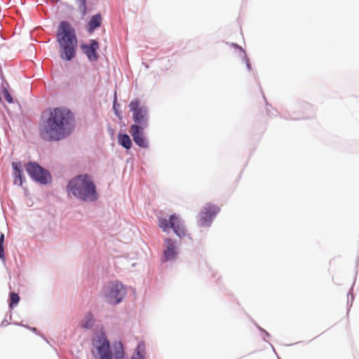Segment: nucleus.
<instances>
[{
    "label": "nucleus",
    "mask_w": 359,
    "mask_h": 359,
    "mask_svg": "<svg viewBox=\"0 0 359 359\" xmlns=\"http://www.w3.org/2000/svg\"><path fill=\"white\" fill-rule=\"evenodd\" d=\"M129 108L132 112V118L134 124L147 128L148 126V110L147 107L142 106L138 100L131 101L129 104Z\"/></svg>",
    "instance_id": "5"
},
{
    "label": "nucleus",
    "mask_w": 359,
    "mask_h": 359,
    "mask_svg": "<svg viewBox=\"0 0 359 359\" xmlns=\"http://www.w3.org/2000/svg\"><path fill=\"white\" fill-rule=\"evenodd\" d=\"M126 294V292L123 285L118 282H116L110 285L107 297L110 304H117L121 302Z\"/></svg>",
    "instance_id": "9"
},
{
    "label": "nucleus",
    "mask_w": 359,
    "mask_h": 359,
    "mask_svg": "<svg viewBox=\"0 0 359 359\" xmlns=\"http://www.w3.org/2000/svg\"><path fill=\"white\" fill-rule=\"evenodd\" d=\"M220 211V208L210 203H206L198 215L197 222L200 226H210L212 221Z\"/></svg>",
    "instance_id": "6"
},
{
    "label": "nucleus",
    "mask_w": 359,
    "mask_h": 359,
    "mask_svg": "<svg viewBox=\"0 0 359 359\" xmlns=\"http://www.w3.org/2000/svg\"><path fill=\"white\" fill-rule=\"evenodd\" d=\"M92 345L91 352L95 359H113L109 341L104 332H97L94 336Z\"/></svg>",
    "instance_id": "4"
},
{
    "label": "nucleus",
    "mask_w": 359,
    "mask_h": 359,
    "mask_svg": "<svg viewBox=\"0 0 359 359\" xmlns=\"http://www.w3.org/2000/svg\"><path fill=\"white\" fill-rule=\"evenodd\" d=\"M56 38L59 44L61 57L66 60H70L74 57L77 47V38L74 29L68 22H60Z\"/></svg>",
    "instance_id": "2"
},
{
    "label": "nucleus",
    "mask_w": 359,
    "mask_h": 359,
    "mask_svg": "<svg viewBox=\"0 0 359 359\" xmlns=\"http://www.w3.org/2000/svg\"><path fill=\"white\" fill-rule=\"evenodd\" d=\"M102 22V16L100 13L94 15L90 18L88 27V32L90 33H92L95 31V29L97 27H99Z\"/></svg>",
    "instance_id": "13"
},
{
    "label": "nucleus",
    "mask_w": 359,
    "mask_h": 359,
    "mask_svg": "<svg viewBox=\"0 0 359 359\" xmlns=\"http://www.w3.org/2000/svg\"><path fill=\"white\" fill-rule=\"evenodd\" d=\"M76 1L79 9L85 14L86 13V0H76Z\"/></svg>",
    "instance_id": "20"
},
{
    "label": "nucleus",
    "mask_w": 359,
    "mask_h": 359,
    "mask_svg": "<svg viewBox=\"0 0 359 359\" xmlns=\"http://www.w3.org/2000/svg\"><path fill=\"white\" fill-rule=\"evenodd\" d=\"M74 115L67 109L55 108L39 126V135L45 141L58 142L70 135L74 128Z\"/></svg>",
    "instance_id": "1"
},
{
    "label": "nucleus",
    "mask_w": 359,
    "mask_h": 359,
    "mask_svg": "<svg viewBox=\"0 0 359 359\" xmlns=\"http://www.w3.org/2000/svg\"><path fill=\"white\" fill-rule=\"evenodd\" d=\"M118 143L126 149H129L132 146L131 140L127 134H120L118 136Z\"/></svg>",
    "instance_id": "17"
},
{
    "label": "nucleus",
    "mask_w": 359,
    "mask_h": 359,
    "mask_svg": "<svg viewBox=\"0 0 359 359\" xmlns=\"http://www.w3.org/2000/svg\"><path fill=\"white\" fill-rule=\"evenodd\" d=\"M144 128H145L137 126V124H132L129 130L135 144L142 148H147L148 147V143L144 138Z\"/></svg>",
    "instance_id": "10"
},
{
    "label": "nucleus",
    "mask_w": 359,
    "mask_h": 359,
    "mask_svg": "<svg viewBox=\"0 0 359 359\" xmlns=\"http://www.w3.org/2000/svg\"><path fill=\"white\" fill-rule=\"evenodd\" d=\"M26 170L32 179L42 184H46L50 180L48 172L36 163H29L27 165Z\"/></svg>",
    "instance_id": "8"
},
{
    "label": "nucleus",
    "mask_w": 359,
    "mask_h": 359,
    "mask_svg": "<svg viewBox=\"0 0 359 359\" xmlns=\"http://www.w3.org/2000/svg\"><path fill=\"white\" fill-rule=\"evenodd\" d=\"M4 242V234L1 233L0 236V245H3V243Z\"/></svg>",
    "instance_id": "25"
},
{
    "label": "nucleus",
    "mask_w": 359,
    "mask_h": 359,
    "mask_svg": "<svg viewBox=\"0 0 359 359\" xmlns=\"http://www.w3.org/2000/svg\"><path fill=\"white\" fill-rule=\"evenodd\" d=\"M159 227L163 231H168L171 228L179 237H182L185 235L183 224L180 218L175 215H172L169 220L165 218L159 219Z\"/></svg>",
    "instance_id": "7"
},
{
    "label": "nucleus",
    "mask_w": 359,
    "mask_h": 359,
    "mask_svg": "<svg viewBox=\"0 0 359 359\" xmlns=\"http://www.w3.org/2000/svg\"><path fill=\"white\" fill-rule=\"evenodd\" d=\"M88 47H90V48H93V50H96V51H97V49H98V48H99V44H98V43H97L96 41H95V40H91V41H90V45H88Z\"/></svg>",
    "instance_id": "22"
},
{
    "label": "nucleus",
    "mask_w": 359,
    "mask_h": 359,
    "mask_svg": "<svg viewBox=\"0 0 359 359\" xmlns=\"http://www.w3.org/2000/svg\"><path fill=\"white\" fill-rule=\"evenodd\" d=\"M146 355L145 344L144 342H139L135 353L132 356V359H144Z\"/></svg>",
    "instance_id": "14"
},
{
    "label": "nucleus",
    "mask_w": 359,
    "mask_h": 359,
    "mask_svg": "<svg viewBox=\"0 0 359 359\" xmlns=\"http://www.w3.org/2000/svg\"><path fill=\"white\" fill-rule=\"evenodd\" d=\"M114 355L115 359H125L124 358V350L121 342L116 341L114 344Z\"/></svg>",
    "instance_id": "15"
},
{
    "label": "nucleus",
    "mask_w": 359,
    "mask_h": 359,
    "mask_svg": "<svg viewBox=\"0 0 359 359\" xmlns=\"http://www.w3.org/2000/svg\"><path fill=\"white\" fill-rule=\"evenodd\" d=\"M67 189L69 193L85 201H94L97 198L95 185L88 175L74 177L69 182Z\"/></svg>",
    "instance_id": "3"
},
{
    "label": "nucleus",
    "mask_w": 359,
    "mask_h": 359,
    "mask_svg": "<svg viewBox=\"0 0 359 359\" xmlns=\"http://www.w3.org/2000/svg\"><path fill=\"white\" fill-rule=\"evenodd\" d=\"M81 49L84 53L87 55L88 58L90 61H96L97 60V55L96 50H93V48L88 47V45H82Z\"/></svg>",
    "instance_id": "16"
},
{
    "label": "nucleus",
    "mask_w": 359,
    "mask_h": 359,
    "mask_svg": "<svg viewBox=\"0 0 359 359\" xmlns=\"http://www.w3.org/2000/svg\"><path fill=\"white\" fill-rule=\"evenodd\" d=\"M0 258L2 261H6V256L4 253V246L0 245Z\"/></svg>",
    "instance_id": "23"
},
{
    "label": "nucleus",
    "mask_w": 359,
    "mask_h": 359,
    "mask_svg": "<svg viewBox=\"0 0 359 359\" xmlns=\"http://www.w3.org/2000/svg\"><path fill=\"white\" fill-rule=\"evenodd\" d=\"M20 301L19 295L15 292H11L10 294V307L13 308Z\"/></svg>",
    "instance_id": "19"
},
{
    "label": "nucleus",
    "mask_w": 359,
    "mask_h": 359,
    "mask_svg": "<svg viewBox=\"0 0 359 359\" xmlns=\"http://www.w3.org/2000/svg\"><path fill=\"white\" fill-rule=\"evenodd\" d=\"M165 249L163 251L164 261H170L175 259L177 257L176 246L173 241L170 238L165 239Z\"/></svg>",
    "instance_id": "11"
},
{
    "label": "nucleus",
    "mask_w": 359,
    "mask_h": 359,
    "mask_svg": "<svg viewBox=\"0 0 359 359\" xmlns=\"http://www.w3.org/2000/svg\"><path fill=\"white\" fill-rule=\"evenodd\" d=\"M3 95L4 99L8 102V103H13V97L8 90L5 88L3 90Z\"/></svg>",
    "instance_id": "21"
},
{
    "label": "nucleus",
    "mask_w": 359,
    "mask_h": 359,
    "mask_svg": "<svg viewBox=\"0 0 359 359\" xmlns=\"http://www.w3.org/2000/svg\"><path fill=\"white\" fill-rule=\"evenodd\" d=\"M240 49H241V50L244 53V54L245 55V51L242 49V48H240ZM245 57H246L245 56ZM245 59H246V65H247V67H248V69L249 70H250V69H251V66H250V61H249V60H248V58H245Z\"/></svg>",
    "instance_id": "24"
},
{
    "label": "nucleus",
    "mask_w": 359,
    "mask_h": 359,
    "mask_svg": "<svg viewBox=\"0 0 359 359\" xmlns=\"http://www.w3.org/2000/svg\"><path fill=\"white\" fill-rule=\"evenodd\" d=\"M12 167L14 170V184L19 186L22 185V165L20 162H13Z\"/></svg>",
    "instance_id": "12"
},
{
    "label": "nucleus",
    "mask_w": 359,
    "mask_h": 359,
    "mask_svg": "<svg viewBox=\"0 0 359 359\" xmlns=\"http://www.w3.org/2000/svg\"><path fill=\"white\" fill-rule=\"evenodd\" d=\"M94 324V319L93 315L89 313H87L81 322V327L85 329H89L93 327Z\"/></svg>",
    "instance_id": "18"
}]
</instances>
